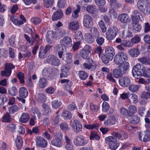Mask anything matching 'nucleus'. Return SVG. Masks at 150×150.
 <instances>
[{"mask_svg":"<svg viewBox=\"0 0 150 150\" xmlns=\"http://www.w3.org/2000/svg\"><path fill=\"white\" fill-rule=\"evenodd\" d=\"M29 117V115L28 113L23 112L19 119V121L21 123H25L28 121Z\"/></svg>","mask_w":150,"mask_h":150,"instance_id":"nucleus-26","label":"nucleus"},{"mask_svg":"<svg viewBox=\"0 0 150 150\" xmlns=\"http://www.w3.org/2000/svg\"><path fill=\"white\" fill-rule=\"evenodd\" d=\"M110 3V5L113 8H116L120 7L121 4H118L116 2V0H108Z\"/></svg>","mask_w":150,"mask_h":150,"instance_id":"nucleus-61","label":"nucleus"},{"mask_svg":"<svg viewBox=\"0 0 150 150\" xmlns=\"http://www.w3.org/2000/svg\"><path fill=\"white\" fill-rule=\"evenodd\" d=\"M62 45H56L54 47V50L55 51L58 52L59 57L62 58V60H64V57H62V56L65 52V48H63Z\"/></svg>","mask_w":150,"mask_h":150,"instance_id":"nucleus-11","label":"nucleus"},{"mask_svg":"<svg viewBox=\"0 0 150 150\" xmlns=\"http://www.w3.org/2000/svg\"><path fill=\"white\" fill-rule=\"evenodd\" d=\"M141 97L144 99H150V92H143L141 95Z\"/></svg>","mask_w":150,"mask_h":150,"instance_id":"nucleus-60","label":"nucleus"},{"mask_svg":"<svg viewBox=\"0 0 150 150\" xmlns=\"http://www.w3.org/2000/svg\"><path fill=\"white\" fill-rule=\"evenodd\" d=\"M109 147L112 150H115L118 147L119 145V143L118 142L110 143H108Z\"/></svg>","mask_w":150,"mask_h":150,"instance_id":"nucleus-56","label":"nucleus"},{"mask_svg":"<svg viewBox=\"0 0 150 150\" xmlns=\"http://www.w3.org/2000/svg\"><path fill=\"white\" fill-rule=\"evenodd\" d=\"M51 103L52 106L55 109L59 108L62 105V103L60 101L56 100H52Z\"/></svg>","mask_w":150,"mask_h":150,"instance_id":"nucleus-45","label":"nucleus"},{"mask_svg":"<svg viewBox=\"0 0 150 150\" xmlns=\"http://www.w3.org/2000/svg\"><path fill=\"white\" fill-rule=\"evenodd\" d=\"M117 29L116 27L113 26L109 28L106 33L107 38L109 40H111L117 35Z\"/></svg>","mask_w":150,"mask_h":150,"instance_id":"nucleus-3","label":"nucleus"},{"mask_svg":"<svg viewBox=\"0 0 150 150\" xmlns=\"http://www.w3.org/2000/svg\"><path fill=\"white\" fill-rule=\"evenodd\" d=\"M132 73L134 77L136 78H138L142 75L143 76V73L139 71L133 69L132 70Z\"/></svg>","mask_w":150,"mask_h":150,"instance_id":"nucleus-49","label":"nucleus"},{"mask_svg":"<svg viewBox=\"0 0 150 150\" xmlns=\"http://www.w3.org/2000/svg\"><path fill=\"white\" fill-rule=\"evenodd\" d=\"M133 69H135V70L139 71L142 73H143L144 70L145 68L143 65L141 64H137L134 67Z\"/></svg>","mask_w":150,"mask_h":150,"instance_id":"nucleus-41","label":"nucleus"},{"mask_svg":"<svg viewBox=\"0 0 150 150\" xmlns=\"http://www.w3.org/2000/svg\"><path fill=\"white\" fill-rule=\"evenodd\" d=\"M139 87L140 86L138 85L132 84L129 87L128 89L132 92H136L138 91Z\"/></svg>","mask_w":150,"mask_h":150,"instance_id":"nucleus-40","label":"nucleus"},{"mask_svg":"<svg viewBox=\"0 0 150 150\" xmlns=\"http://www.w3.org/2000/svg\"><path fill=\"white\" fill-rule=\"evenodd\" d=\"M60 43L64 47H71L72 45V40L71 38L69 36L64 37L60 41Z\"/></svg>","mask_w":150,"mask_h":150,"instance_id":"nucleus-13","label":"nucleus"},{"mask_svg":"<svg viewBox=\"0 0 150 150\" xmlns=\"http://www.w3.org/2000/svg\"><path fill=\"white\" fill-rule=\"evenodd\" d=\"M36 145L42 148L46 147L47 145V142L44 138L38 137L36 140Z\"/></svg>","mask_w":150,"mask_h":150,"instance_id":"nucleus-16","label":"nucleus"},{"mask_svg":"<svg viewBox=\"0 0 150 150\" xmlns=\"http://www.w3.org/2000/svg\"><path fill=\"white\" fill-rule=\"evenodd\" d=\"M93 19L88 14L84 16L83 19V24L84 26L87 28H89L92 26Z\"/></svg>","mask_w":150,"mask_h":150,"instance_id":"nucleus-6","label":"nucleus"},{"mask_svg":"<svg viewBox=\"0 0 150 150\" xmlns=\"http://www.w3.org/2000/svg\"><path fill=\"white\" fill-rule=\"evenodd\" d=\"M31 114L35 119L39 118L41 114L38 109L36 107H32L31 109Z\"/></svg>","mask_w":150,"mask_h":150,"instance_id":"nucleus-22","label":"nucleus"},{"mask_svg":"<svg viewBox=\"0 0 150 150\" xmlns=\"http://www.w3.org/2000/svg\"><path fill=\"white\" fill-rule=\"evenodd\" d=\"M91 47L88 45H86L84 48L80 50V55L83 58L87 59L89 58L91 52Z\"/></svg>","mask_w":150,"mask_h":150,"instance_id":"nucleus-4","label":"nucleus"},{"mask_svg":"<svg viewBox=\"0 0 150 150\" xmlns=\"http://www.w3.org/2000/svg\"><path fill=\"white\" fill-rule=\"evenodd\" d=\"M28 92L27 89L24 87L20 88L19 90V96L23 98H26L28 96Z\"/></svg>","mask_w":150,"mask_h":150,"instance_id":"nucleus-23","label":"nucleus"},{"mask_svg":"<svg viewBox=\"0 0 150 150\" xmlns=\"http://www.w3.org/2000/svg\"><path fill=\"white\" fill-rule=\"evenodd\" d=\"M17 76L19 80L20 83H24V74L21 72H19L17 74Z\"/></svg>","mask_w":150,"mask_h":150,"instance_id":"nucleus-58","label":"nucleus"},{"mask_svg":"<svg viewBox=\"0 0 150 150\" xmlns=\"http://www.w3.org/2000/svg\"><path fill=\"white\" fill-rule=\"evenodd\" d=\"M8 93L11 96H16L18 93L16 87L15 86H13L11 89L9 90Z\"/></svg>","mask_w":150,"mask_h":150,"instance_id":"nucleus-47","label":"nucleus"},{"mask_svg":"<svg viewBox=\"0 0 150 150\" xmlns=\"http://www.w3.org/2000/svg\"><path fill=\"white\" fill-rule=\"evenodd\" d=\"M129 63L125 61L121 63L118 66L119 69L123 73V74H125L127 71L129 69Z\"/></svg>","mask_w":150,"mask_h":150,"instance_id":"nucleus-17","label":"nucleus"},{"mask_svg":"<svg viewBox=\"0 0 150 150\" xmlns=\"http://www.w3.org/2000/svg\"><path fill=\"white\" fill-rule=\"evenodd\" d=\"M85 40L88 43H92L94 41L92 36L89 33H87L85 34Z\"/></svg>","mask_w":150,"mask_h":150,"instance_id":"nucleus-42","label":"nucleus"},{"mask_svg":"<svg viewBox=\"0 0 150 150\" xmlns=\"http://www.w3.org/2000/svg\"><path fill=\"white\" fill-rule=\"evenodd\" d=\"M121 71L119 69H115L113 70L112 74L114 77L115 78H119L122 76V74L121 73Z\"/></svg>","mask_w":150,"mask_h":150,"instance_id":"nucleus-38","label":"nucleus"},{"mask_svg":"<svg viewBox=\"0 0 150 150\" xmlns=\"http://www.w3.org/2000/svg\"><path fill=\"white\" fill-rule=\"evenodd\" d=\"M62 57H64V60H65L68 64H70L72 62V56L71 53H68L63 54Z\"/></svg>","mask_w":150,"mask_h":150,"instance_id":"nucleus-28","label":"nucleus"},{"mask_svg":"<svg viewBox=\"0 0 150 150\" xmlns=\"http://www.w3.org/2000/svg\"><path fill=\"white\" fill-rule=\"evenodd\" d=\"M79 24L78 21H72L69 23L68 28L72 31L78 30L79 28Z\"/></svg>","mask_w":150,"mask_h":150,"instance_id":"nucleus-19","label":"nucleus"},{"mask_svg":"<svg viewBox=\"0 0 150 150\" xmlns=\"http://www.w3.org/2000/svg\"><path fill=\"white\" fill-rule=\"evenodd\" d=\"M46 37L47 42L52 44L54 43V40L56 38V34L53 31H50L47 32Z\"/></svg>","mask_w":150,"mask_h":150,"instance_id":"nucleus-8","label":"nucleus"},{"mask_svg":"<svg viewBox=\"0 0 150 150\" xmlns=\"http://www.w3.org/2000/svg\"><path fill=\"white\" fill-rule=\"evenodd\" d=\"M99 25L100 29L103 33L105 32L106 30V28L103 21H100L98 23Z\"/></svg>","mask_w":150,"mask_h":150,"instance_id":"nucleus-63","label":"nucleus"},{"mask_svg":"<svg viewBox=\"0 0 150 150\" xmlns=\"http://www.w3.org/2000/svg\"><path fill=\"white\" fill-rule=\"evenodd\" d=\"M139 82L140 83L145 84L146 86L150 83V79H139Z\"/></svg>","mask_w":150,"mask_h":150,"instance_id":"nucleus-64","label":"nucleus"},{"mask_svg":"<svg viewBox=\"0 0 150 150\" xmlns=\"http://www.w3.org/2000/svg\"><path fill=\"white\" fill-rule=\"evenodd\" d=\"M129 102L130 103L136 104L138 101V97L135 93H132L129 96Z\"/></svg>","mask_w":150,"mask_h":150,"instance_id":"nucleus-30","label":"nucleus"},{"mask_svg":"<svg viewBox=\"0 0 150 150\" xmlns=\"http://www.w3.org/2000/svg\"><path fill=\"white\" fill-rule=\"evenodd\" d=\"M112 134L117 139V138L120 140H122L127 138V133L122 130L119 131L117 132H112Z\"/></svg>","mask_w":150,"mask_h":150,"instance_id":"nucleus-10","label":"nucleus"},{"mask_svg":"<svg viewBox=\"0 0 150 150\" xmlns=\"http://www.w3.org/2000/svg\"><path fill=\"white\" fill-rule=\"evenodd\" d=\"M133 13L134 15V16H135V18H137L138 17L139 18V16H141L142 17V18L141 19L140 18V21H144V17L139 11L135 10L134 11Z\"/></svg>","mask_w":150,"mask_h":150,"instance_id":"nucleus-55","label":"nucleus"},{"mask_svg":"<svg viewBox=\"0 0 150 150\" xmlns=\"http://www.w3.org/2000/svg\"><path fill=\"white\" fill-rule=\"evenodd\" d=\"M140 120V119L138 116L134 115L132 118L131 120V123L134 124H136L139 122Z\"/></svg>","mask_w":150,"mask_h":150,"instance_id":"nucleus-57","label":"nucleus"},{"mask_svg":"<svg viewBox=\"0 0 150 150\" xmlns=\"http://www.w3.org/2000/svg\"><path fill=\"white\" fill-rule=\"evenodd\" d=\"M58 70L56 69H52L46 68L42 71V74L43 76L47 78L48 79L52 80L56 77L57 74H58Z\"/></svg>","mask_w":150,"mask_h":150,"instance_id":"nucleus-1","label":"nucleus"},{"mask_svg":"<svg viewBox=\"0 0 150 150\" xmlns=\"http://www.w3.org/2000/svg\"><path fill=\"white\" fill-rule=\"evenodd\" d=\"M90 32L92 35L94 37H97L99 35V32L96 28L92 27L90 29Z\"/></svg>","mask_w":150,"mask_h":150,"instance_id":"nucleus-51","label":"nucleus"},{"mask_svg":"<svg viewBox=\"0 0 150 150\" xmlns=\"http://www.w3.org/2000/svg\"><path fill=\"white\" fill-rule=\"evenodd\" d=\"M122 35L123 38H126L128 37H132V33L129 30H124L122 32Z\"/></svg>","mask_w":150,"mask_h":150,"instance_id":"nucleus-54","label":"nucleus"},{"mask_svg":"<svg viewBox=\"0 0 150 150\" xmlns=\"http://www.w3.org/2000/svg\"><path fill=\"white\" fill-rule=\"evenodd\" d=\"M71 127L75 132L78 133L81 131L82 126L78 120H74L72 122Z\"/></svg>","mask_w":150,"mask_h":150,"instance_id":"nucleus-9","label":"nucleus"},{"mask_svg":"<svg viewBox=\"0 0 150 150\" xmlns=\"http://www.w3.org/2000/svg\"><path fill=\"white\" fill-rule=\"evenodd\" d=\"M19 109V107L17 105H14L10 107L9 110L10 113L13 114L15 112L18 111Z\"/></svg>","mask_w":150,"mask_h":150,"instance_id":"nucleus-46","label":"nucleus"},{"mask_svg":"<svg viewBox=\"0 0 150 150\" xmlns=\"http://www.w3.org/2000/svg\"><path fill=\"white\" fill-rule=\"evenodd\" d=\"M105 139V141L108 142V143H112L117 142V138L113 136L106 137Z\"/></svg>","mask_w":150,"mask_h":150,"instance_id":"nucleus-44","label":"nucleus"},{"mask_svg":"<svg viewBox=\"0 0 150 150\" xmlns=\"http://www.w3.org/2000/svg\"><path fill=\"white\" fill-rule=\"evenodd\" d=\"M146 0H139L137 3L138 8L144 13L145 12L146 9L147 8L146 7Z\"/></svg>","mask_w":150,"mask_h":150,"instance_id":"nucleus-15","label":"nucleus"},{"mask_svg":"<svg viewBox=\"0 0 150 150\" xmlns=\"http://www.w3.org/2000/svg\"><path fill=\"white\" fill-rule=\"evenodd\" d=\"M79 74L80 78L83 80L86 79L88 76L87 73L83 71H80Z\"/></svg>","mask_w":150,"mask_h":150,"instance_id":"nucleus-53","label":"nucleus"},{"mask_svg":"<svg viewBox=\"0 0 150 150\" xmlns=\"http://www.w3.org/2000/svg\"><path fill=\"white\" fill-rule=\"evenodd\" d=\"M51 143L53 145L58 147H60L63 145L62 140L57 138L53 139L52 140Z\"/></svg>","mask_w":150,"mask_h":150,"instance_id":"nucleus-24","label":"nucleus"},{"mask_svg":"<svg viewBox=\"0 0 150 150\" xmlns=\"http://www.w3.org/2000/svg\"><path fill=\"white\" fill-rule=\"evenodd\" d=\"M143 141L147 142L150 140V130H147L144 132V136Z\"/></svg>","mask_w":150,"mask_h":150,"instance_id":"nucleus-37","label":"nucleus"},{"mask_svg":"<svg viewBox=\"0 0 150 150\" xmlns=\"http://www.w3.org/2000/svg\"><path fill=\"white\" fill-rule=\"evenodd\" d=\"M119 81L120 85L123 87L128 86L130 83V79L127 76L119 78Z\"/></svg>","mask_w":150,"mask_h":150,"instance_id":"nucleus-12","label":"nucleus"},{"mask_svg":"<svg viewBox=\"0 0 150 150\" xmlns=\"http://www.w3.org/2000/svg\"><path fill=\"white\" fill-rule=\"evenodd\" d=\"M138 60L142 64L150 65V59L149 57H144L138 58Z\"/></svg>","mask_w":150,"mask_h":150,"instance_id":"nucleus-33","label":"nucleus"},{"mask_svg":"<svg viewBox=\"0 0 150 150\" xmlns=\"http://www.w3.org/2000/svg\"><path fill=\"white\" fill-rule=\"evenodd\" d=\"M100 137L96 133L94 132H91L90 137V140H99Z\"/></svg>","mask_w":150,"mask_h":150,"instance_id":"nucleus-59","label":"nucleus"},{"mask_svg":"<svg viewBox=\"0 0 150 150\" xmlns=\"http://www.w3.org/2000/svg\"><path fill=\"white\" fill-rule=\"evenodd\" d=\"M62 73L60 74L61 78L66 77L70 74L69 69L67 65H65L62 67Z\"/></svg>","mask_w":150,"mask_h":150,"instance_id":"nucleus-20","label":"nucleus"},{"mask_svg":"<svg viewBox=\"0 0 150 150\" xmlns=\"http://www.w3.org/2000/svg\"><path fill=\"white\" fill-rule=\"evenodd\" d=\"M112 58L110 59V57L107 56L106 54L102 55L101 56V59L103 62L105 64H107L110 61H111Z\"/></svg>","mask_w":150,"mask_h":150,"instance_id":"nucleus-39","label":"nucleus"},{"mask_svg":"<svg viewBox=\"0 0 150 150\" xmlns=\"http://www.w3.org/2000/svg\"><path fill=\"white\" fill-rule=\"evenodd\" d=\"M47 61L49 64L54 66L58 67L61 64L60 61L56 56L51 54L47 59Z\"/></svg>","mask_w":150,"mask_h":150,"instance_id":"nucleus-5","label":"nucleus"},{"mask_svg":"<svg viewBox=\"0 0 150 150\" xmlns=\"http://www.w3.org/2000/svg\"><path fill=\"white\" fill-rule=\"evenodd\" d=\"M62 117L65 120H69L72 118V114L69 111L67 110L64 111L62 114Z\"/></svg>","mask_w":150,"mask_h":150,"instance_id":"nucleus-31","label":"nucleus"},{"mask_svg":"<svg viewBox=\"0 0 150 150\" xmlns=\"http://www.w3.org/2000/svg\"><path fill=\"white\" fill-rule=\"evenodd\" d=\"M117 19L121 22L124 23H129L130 22V19L127 14L123 13L119 15Z\"/></svg>","mask_w":150,"mask_h":150,"instance_id":"nucleus-14","label":"nucleus"},{"mask_svg":"<svg viewBox=\"0 0 150 150\" xmlns=\"http://www.w3.org/2000/svg\"><path fill=\"white\" fill-rule=\"evenodd\" d=\"M86 10L90 13L94 14L95 12L97 11V10L95 6L93 5H88L86 7Z\"/></svg>","mask_w":150,"mask_h":150,"instance_id":"nucleus-36","label":"nucleus"},{"mask_svg":"<svg viewBox=\"0 0 150 150\" xmlns=\"http://www.w3.org/2000/svg\"><path fill=\"white\" fill-rule=\"evenodd\" d=\"M15 66L11 64H7L5 67V70L1 72V74L3 76L9 77L11 73V69L15 68Z\"/></svg>","mask_w":150,"mask_h":150,"instance_id":"nucleus-7","label":"nucleus"},{"mask_svg":"<svg viewBox=\"0 0 150 150\" xmlns=\"http://www.w3.org/2000/svg\"><path fill=\"white\" fill-rule=\"evenodd\" d=\"M88 138L80 135L75 137L74 140V143L76 146H83L88 143Z\"/></svg>","mask_w":150,"mask_h":150,"instance_id":"nucleus-2","label":"nucleus"},{"mask_svg":"<svg viewBox=\"0 0 150 150\" xmlns=\"http://www.w3.org/2000/svg\"><path fill=\"white\" fill-rule=\"evenodd\" d=\"M53 3V0H43L44 6L47 8L52 6Z\"/></svg>","mask_w":150,"mask_h":150,"instance_id":"nucleus-50","label":"nucleus"},{"mask_svg":"<svg viewBox=\"0 0 150 150\" xmlns=\"http://www.w3.org/2000/svg\"><path fill=\"white\" fill-rule=\"evenodd\" d=\"M137 111L136 107L134 105H130L129 107L128 112V115L132 116Z\"/></svg>","mask_w":150,"mask_h":150,"instance_id":"nucleus-34","label":"nucleus"},{"mask_svg":"<svg viewBox=\"0 0 150 150\" xmlns=\"http://www.w3.org/2000/svg\"><path fill=\"white\" fill-rule=\"evenodd\" d=\"M128 53L133 57H137L140 54L137 48H133L128 50Z\"/></svg>","mask_w":150,"mask_h":150,"instance_id":"nucleus-25","label":"nucleus"},{"mask_svg":"<svg viewBox=\"0 0 150 150\" xmlns=\"http://www.w3.org/2000/svg\"><path fill=\"white\" fill-rule=\"evenodd\" d=\"M47 53L45 50L44 47L41 46L39 49L38 56L40 58L44 59L46 58L47 56Z\"/></svg>","mask_w":150,"mask_h":150,"instance_id":"nucleus-32","label":"nucleus"},{"mask_svg":"<svg viewBox=\"0 0 150 150\" xmlns=\"http://www.w3.org/2000/svg\"><path fill=\"white\" fill-rule=\"evenodd\" d=\"M120 56H121L120 58L122 59V62H124L127 60L128 57L127 54L125 53L122 52H121L118 53Z\"/></svg>","mask_w":150,"mask_h":150,"instance_id":"nucleus-62","label":"nucleus"},{"mask_svg":"<svg viewBox=\"0 0 150 150\" xmlns=\"http://www.w3.org/2000/svg\"><path fill=\"white\" fill-rule=\"evenodd\" d=\"M15 142L16 146L18 149L22 147L23 142L22 139L20 137H18Z\"/></svg>","mask_w":150,"mask_h":150,"instance_id":"nucleus-52","label":"nucleus"},{"mask_svg":"<svg viewBox=\"0 0 150 150\" xmlns=\"http://www.w3.org/2000/svg\"><path fill=\"white\" fill-rule=\"evenodd\" d=\"M63 16L62 11L61 10L58 9L53 13L52 17V20L53 21H57L62 18Z\"/></svg>","mask_w":150,"mask_h":150,"instance_id":"nucleus-18","label":"nucleus"},{"mask_svg":"<svg viewBox=\"0 0 150 150\" xmlns=\"http://www.w3.org/2000/svg\"><path fill=\"white\" fill-rule=\"evenodd\" d=\"M39 86L41 88H44L47 86L48 82L46 79L44 77L40 78L39 81Z\"/></svg>","mask_w":150,"mask_h":150,"instance_id":"nucleus-29","label":"nucleus"},{"mask_svg":"<svg viewBox=\"0 0 150 150\" xmlns=\"http://www.w3.org/2000/svg\"><path fill=\"white\" fill-rule=\"evenodd\" d=\"M36 99L40 103H44L47 100L45 96L43 93H38L35 96Z\"/></svg>","mask_w":150,"mask_h":150,"instance_id":"nucleus-27","label":"nucleus"},{"mask_svg":"<svg viewBox=\"0 0 150 150\" xmlns=\"http://www.w3.org/2000/svg\"><path fill=\"white\" fill-rule=\"evenodd\" d=\"M121 56L119 55V54L116 55L114 58V61L117 65H120L122 63V59L121 58Z\"/></svg>","mask_w":150,"mask_h":150,"instance_id":"nucleus-48","label":"nucleus"},{"mask_svg":"<svg viewBox=\"0 0 150 150\" xmlns=\"http://www.w3.org/2000/svg\"><path fill=\"white\" fill-rule=\"evenodd\" d=\"M105 52L107 56L110 57V59H113L115 54L114 48L111 47H107L105 49Z\"/></svg>","mask_w":150,"mask_h":150,"instance_id":"nucleus-21","label":"nucleus"},{"mask_svg":"<svg viewBox=\"0 0 150 150\" xmlns=\"http://www.w3.org/2000/svg\"><path fill=\"white\" fill-rule=\"evenodd\" d=\"M42 107L43 108V114L47 115L51 112V110L48 105L46 103L43 104Z\"/></svg>","mask_w":150,"mask_h":150,"instance_id":"nucleus-35","label":"nucleus"},{"mask_svg":"<svg viewBox=\"0 0 150 150\" xmlns=\"http://www.w3.org/2000/svg\"><path fill=\"white\" fill-rule=\"evenodd\" d=\"M59 127L60 129L63 131H67L69 130L68 124L66 122H63L61 123Z\"/></svg>","mask_w":150,"mask_h":150,"instance_id":"nucleus-43","label":"nucleus"}]
</instances>
